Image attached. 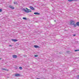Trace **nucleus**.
<instances>
[{
  "instance_id": "1",
  "label": "nucleus",
  "mask_w": 79,
  "mask_h": 79,
  "mask_svg": "<svg viewBox=\"0 0 79 79\" xmlns=\"http://www.w3.org/2000/svg\"><path fill=\"white\" fill-rule=\"evenodd\" d=\"M23 11H24L25 12H26V13H29V12H31L32 11H31V10L28 9V10H26L25 9H23Z\"/></svg>"
},
{
  "instance_id": "2",
  "label": "nucleus",
  "mask_w": 79,
  "mask_h": 79,
  "mask_svg": "<svg viewBox=\"0 0 79 79\" xmlns=\"http://www.w3.org/2000/svg\"><path fill=\"white\" fill-rule=\"evenodd\" d=\"M75 22L74 21L71 20L70 21V24L71 25H74V24Z\"/></svg>"
},
{
  "instance_id": "3",
  "label": "nucleus",
  "mask_w": 79,
  "mask_h": 79,
  "mask_svg": "<svg viewBox=\"0 0 79 79\" xmlns=\"http://www.w3.org/2000/svg\"><path fill=\"white\" fill-rule=\"evenodd\" d=\"M12 57L14 58H17V57H18V56H17L16 55H12Z\"/></svg>"
},
{
  "instance_id": "4",
  "label": "nucleus",
  "mask_w": 79,
  "mask_h": 79,
  "mask_svg": "<svg viewBox=\"0 0 79 79\" xmlns=\"http://www.w3.org/2000/svg\"><path fill=\"white\" fill-rule=\"evenodd\" d=\"M15 76L17 77H19V76H20V74L19 73H16L15 74Z\"/></svg>"
},
{
  "instance_id": "5",
  "label": "nucleus",
  "mask_w": 79,
  "mask_h": 79,
  "mask_svg": "<svg viewBox=\"0 0 79 79\" xmlns=\"http://www.w3.org/2000/svg\"><path fill=\"white\" fill-rule=\"evenodd\" d=\"M9 7L12 10H14V9H15V8L11 6H9Z\"/></svg>"
},
{
  "instance_id": "6",
  "label": "nucleus",
  "mask_w": 79,
  "mask_h": 79,
  "mask_svg": "<svg viewBox=\"0 0 79 79\" xmlns=\"http://www.w3.org/2000/svg\"><path fill=\"white\" fill-rule=\"evenodd\" d=\"M30 8L32 10H35V9H34V7H33L32 6H30Z\"/></svg>"
},
{
  "instance_id": "7",
  "label": "nucleus",
  "mask_w": 79,
  "mask_h": 79,
  "mask_svg": "<svg viewBox=\"0 0 79 79\" xmlns=\"http://www.w3.org/2000/svg\"><path fill=\"white\" fill-rule=\"evenodd\" d=\"M34 14L35 15H40V13H39L38 12H34Z\"/></svg>"
},
{
  "instance_id": "8",
  "label": "nucleus",
  "mask_w": 79,
  "mask_h": 79,
  "mask_svg": "<svg viewBox=\"0 0 79 79\" xmlns=\"http://www.w3.org/2000/svg\"><path fill=\"white\" fill-rule=\"evenodd\" d=\"M12 41H13V42H16L18 41V40H15V39H11Z\"/></svg>"
},
{
  "instance_id": "9",
  "label": "nucleus",
  "mask_w": 79,
  "mask_h": 79,
  "mask_svg": "<svg viewBox=\"0 0 79 79\" xmlns=\"http://www.w3.org/2000/svg\"><path fill=\"white\" fill-rule=\"evenodd\" d=\"M79 0H68V2H73V1H77Z\"/></svg>"
},
{
  "instance_id": "10",
  "label": "nucleus",
  "mask_w": 79,
  "mask_h": 79,
  "mask_svg": "<svg viewBox=\"0 0 79 79\" xmlns=\"http://www.w3.org/2000/svg\"><path fill=\"white\" fill-rule=\"evenodd\" d=\"M34 47L35 48H39V46L37 45H34Z\"/></svg>"
},
{
  "instance_id": "11",
  "label": "nucleus",
  "mask_w": 79,
  "mask_h": 79,
  "mask_svg": "<svg viewBox=\"0 0 79 79\" xmlns=\"http://www.w3.org/2000/svg\"><path fill=\"white\" fill-rule=\"evenodd\" d=\"M2 70H4V71H8V70H7V69H2Z\"/></svg>"
},
{
  "instance_id": "12",
  "label": "nucleus",
  "mask_w": 79,
  "mask_h": 79,
  "mask_svg": "<svg viewBox=\"0 0 79 79\" xmlns=\"http://www.w3.org/2000/svg\"><path fill=\"white\" fill-rule=\"evenodd\" d=\"M77 24V26H79V22H77L76 23Z\"/></svg>"
},
{
  "instance_id": "13",
  "label": "nucleus",
  "mask_w": 79,
  "mask_h": 79,
  "mask_svg": "<svg viewBox=\"0 0 79 79\" xmlns=\"http://www.w3.org/2000/svg\"><path fill=\"white\" fill-rule=\"evenodd\" d=\"M73 25H74V27H76V26H77V24H74H74Z\"/></svg>"
},
{
  "instance_id": "14",
  "label": "nucleus",
  "mask_w": 79,
  "mask_h": 79,
  "mask_svg": "<svg viewBox=\"0 0 79 79\" xmlns=\"http://www.w3.org/2000/svg\"><path fill=\"white\" fill-rule=\"evenodd\" d=\"M19 69H23V68L21 67H19Z\"/></svg>"
},
{
  "instance_id": "15",
  "label": "nucleus",
  "mask_w": 79,
  "mask_h": 79,
  "mask_svg": "<svg viewBox=\"0 0 79 79\" xmlns=\"http://www.w3.org/2000/svg\"><path fill=\"white\" fill-rule=\"evenodd\" d=\"M14 3L15 4H18V3H17V2H14Z\"/></svg>"
},
{
  "instance_id": "16",
  "label": "nucleus",
  "mask_w": 79,
  "mask_h": 79,
  "mask_svg": "<svg viewBox=\"0 0 79 79\" xmlns=\"http://www.w3.org/2000/svg\"><path fill=\"white\" fill-rule=\"evenodd\" d=\"M23 19H25V20H26V19H26V18H25V17H23Z\"/></svg>"
},
{
  "instance_id": "17",
  "label": "nucleus",
  "mask_w": 79,
  "mask_h": 79,
  "mask_svg": "<svg viewBox=\"0 0 79 79\" xmlns=\"http://www.w3.org/2000/svg\"><path fill=\"white\" fill-rule=\"evenodd\" d=\"M35 57H37L38 56V55H35L34 56Z\"/></svg>"
},
{
  "instance_id": "18",
  "label": "nucleus",
  "mask_w": 79,
  "mask_h": 79,
  "mask_svg": "<svg viewBox=\"0 0 79 79\" xmlns=\"http://www.w3.org/2000/svg\"><path fill=\"white\" fill-rule=\"evenodd\" d=\"M9 47H12V46H13V45H9Z\"/></svg>"
},
{
  "instance_id": "19",
  "label": "nucleus",
  "mask_w": 79,
  "mask_h": 79,
  "mask_svg": "<svg viewBox=\"0 0 79 79\" xmlns=\"http://www.w3.org/2000/svg\"><path fill=\"white\" fill-rule=\"evenodd\" d=\"M77 51H78V49L75 50V52H77Z\"/></svg>"
},
{
  "instance_id": "20",
  "label": "nucleus",
  "mask_w": 79,
  "mask_h": 79,
  "mask_svg": "<svg viewBox=\"0 0 79 79\" xmlns=\"http://www.w3.org/2000/svg\"><path fill=\"white\" fill-rule=\"evenodd\" d=\"M2 10L1 9H0V12H2Z\"/></svg>"
},
{
  "instance_id": "21",
  "label": "nucleus",
  "mask_w": 79,
  "mask_h": 79,
  "mask_svg": "<svg viewBox=\"0 0 79 79\" xmlns=\"http://www.w3.org/2000/svg\"><path fill=\"white\" fill-rule=\"evenodd\" d=\"M23 56H24V57H26V56H26V55H24Z\"/></svg>"
},
{
  "instance_id": "22",
  "label": "nucleus",
  "mask_w": 79,
  "mask_h": 79,
  "mask_svg": "<svg viewBox=\"0 0 79 79\" xmlns=\"http://www.w3.org/2000/svg\"><path fill=\"white\" fill-rule=\"evenodd\" d=\"M73 36H76V34H73Z\"/></svg>"
},
{
  "instance_id": "23",
  "label": "nucleus",
  "mask_w": 79,
  "mask_h": 79,
  "mask_svg": "<svg viewBox=\"0 0 79 79\" xmlns=\"http://www.w3.org/2000/svg\"><path fill=\"white\" fill-rule=\"evenodd\" d=\"M64 31H68L67 30H64Z\"/></svg>"
},
{
  "instance_id": "24",
  "label": "nucleus",
  "mask_w": 79,
  "mask_h": 79,
  "mask_svg": "<svg viewBox=\"0 0 79 79\" xmlns=\"http://www.w3.org/2000/svg\"><path fill=\"white\" fill-rule=\"evenodd\" d=\"M26 10H28L29 9H27V8H26Z\"/></svg>"
},
{
  "instance_id": "25",
  "label": "nucleus",
  "mask_w": 79,
  "mask_h": 79,
  "mask_svg": "<svg viewBox=\"0 0 79 79\" xmlns=\"http://www.w3.org/2000/svg\"><path fill=\"white\" fill-rule=\"evenodd\" d=\"M2 60V58H0V60Z\"/></svg>"
},
{
  "instance_id": "26",
  "label": "nucleus",
  "mask_w": 79,
  "mask_h": 79,
  "mask_svg": "<svg viewBox=\"0 0 79 79\" xmlns=\"http://www.w3.org/2000/svg\"><path fill=\"white\" fill-rule=\"evenodd\" d=\"M55 22H56V20H54Z\"/></svg>"
},
{
  "instance_id": "27",
  "label": "nucleus",
  "mask_w": 79,
  "mask_h": 79,
  "mask_svg": "<svg viewBox=\"0 0 79 79\" xmlns=\"http://www.w3.org/2000/svg\"><path fill=\"white\" fill-rule=\"evenodd\" d=\"M36 79H40V78H37Z\"/></svg>"
},
{
  "instance_id": "28",
  "label": "nucleus",
  "mask_w": 79,
  "mask_h": 79,
  "mask_svg": "<svg viewBox=\"0 0 79 79\" xmlns=\"http://www.w3.org/2000/svg\"><path fill=\"white\" fill-rule=\"evenodd\" d=\"M78 51H79V49H78Z\"/></svg>"
},
{
  "instance_id": "29",
  "label": "nucleus",
  "mask_w": 79,
  "mask_h": 79,
  "mask_svg": "<svg viewBox=\"0 0 79 79\" xmlns=\"http://www.w3.org/2000/svg\"><path fill=\"white\" fill-rule=\"evenodd\" d=\"M67 52H68L67 51Z\"/></svg>"
}]
</instances>
